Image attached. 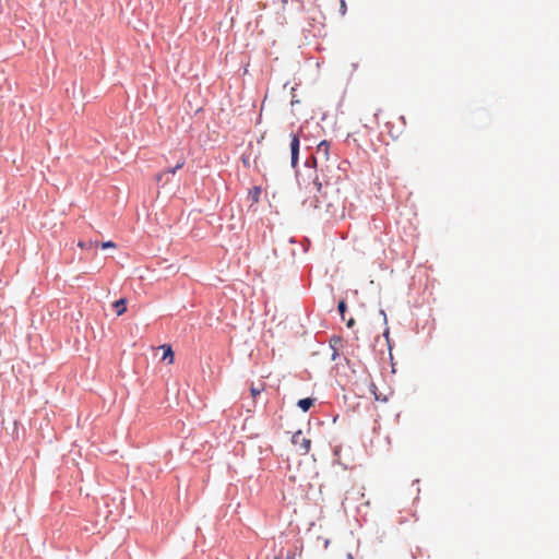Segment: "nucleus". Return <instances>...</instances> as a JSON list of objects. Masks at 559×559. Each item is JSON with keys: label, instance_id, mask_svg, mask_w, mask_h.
Returning <instances> with one entry per match:
<instances>
[{"label": "nucleus", "instance_id": "obj_1", "mask_svg": "<svg viewBox=\"0 0 559 559\" xmlns=\"http://www.w3.org/2000/svg\"><path fill=\"white\" fill-rule=\"evenodd\" d=\"M310 192H314L313 198L304 200V205L312 209H322L325 204L326 192L322 191V183L316 178L312 182Z\"/></svg>", "mask_w": 559, "mask_h": 559}, {"label": "nucleus", "instance_id": "obj_2", "mask_svg": "<svg viewBox=\"0 0 559 559\" xmlns=\"http://www.w3.org/2000/svg\"><path fill=\"white\" fill-rule=\"evenodd\" d=\"M292 443L300 454H307L311 448V440L298 430L292 437Z\"/></svg>", "mask_w": 559, "mask_h": 559}, {"label": "nucleus", "instance_id": "obj_3", "mask_svg": "<svg viewBox=\"0 0 559 559\" xmlns=\"http://www.w3.org/2000/svg\"><path fill=\"white\" fill-rule=\"evenodd\" d=\"M330 144L328 141H321L316 148V156L311 158L312 164L317 167L318 159L328 162L329 160Z\"/></svg>", "mask_w": 559, "mask_h": 559}, {"label": "nucleus", "instance_id": "obj_4", "mask_svg": "<svg viewBox=\"0 0 559 559\" xmlns=\"http://www.w3.org/2000/svg\"><path fill=\"white\" fill-rule=\"evenodd\" d=\"M299 146H300L299 135L297 133L296 134H292V140H290V163H292V166L294 168L298 164Z\"/></svg>", "mask_w": 559, "mask_h": 559}, {"label": "nucleus", "instance_id": "obj_5", "mask_svg": "<svg viewBox=\"0 0 559 559\" xmlns=\"http://www.w3.org/2000/svg\"><path fill=\"white\" fill-rule=\"evenodd\" d=\"M114 308L116 309L117 316H121L127 311V300L121 298L114 302Z\"/></svg>", "mask_w": 559, "mask_h": 559}, {"label": "nucleus", "instance_id": "obj_6", "mask_svg": "<svg viewBox=\"0 0 559 559\" xmlns=\"http://www.w3.org/2000/svg\"><path fill=\"white\" fill-rule=\"evenodd\" d=\"M162 348L164 349L163 360H167L169 365L174 364L175 360V354L170 346L163 345Z\"/></svg>", "mask_w": 559, "mask_h": 559}, {"label": "nucleus", "instance_id": "obj_7", "mask_svg": "<svg viewBox=\"0 0 559 559\" xmlns=\"http://www.w3.org/2000/svg\"><path fill=\"white\" fill-rule=\"evenodd\" d=\"M313 402H314V400L310 399V397L301 399V400L298 401V406L304 412H308L310 409V407L313 405Z\"/></svg>", "mask_w": 559, "mask_h": 559}, {"label": "nucleus", "instance_id": "obj_8", "mask_svg": "<svg viewBox=\"0 0 559 559\" xmlns=\"http://www.w3.org/2000/svg\"><path fill=\"white\" fill-rule=\"evenodd\" d=\"M370 392L373 394L374 399L377 401H381V402H385L388 399L385 395H382V394H378L377 393V386L374 383H371L370 384V388H369Z\"/></svg>", "mask_w": 559, "mask_h": 559}, {"label": "nucleus", "instance_id": "obj_9", "mask_svg": "<svg viewBox=\"0 0 559 559\" xmlns=\"http://www.w3.org/2000/svg\"><path fill=\"white\" fill-rule=\"evenodd\" d=\"M262 391H264V384L261 383L260 385H251L250 392L252 397H257Z\"/></svg>", "mask_w": 559, "mask_h": 559}, {"label": "nucleus", "instance_id": "obj_10", "mask_svg": "<svg viewBox=\"0 0 559 559\" xmlns=\"http://www.w3.org/2000/svg\"><path fill=\"white\" fill-rule=\"evenodd\" d=\"M98 243L97 242H93V241H88V242H83V241H80L78 243V246L82 249H91L92 247L94 246H97Z\"/></svg>", "mask_w": 559, "mask_h": 559}, {"label": "nucleus", "instance_id": "obj_11", "mask_svg": "<svg viewBox=\"0 0 559 559\" xmlns=\"http://www.w3.org/2000/svg\"><path fill=\"white\" fill-rule=\"evenodd\" d=\"M288 1H289V0H282V2H283V4H284V5H287V4H288ZM292 1H293V2H296V4H297L296 9H297V10H299V11L304 10V2H302V1H300V0H292Z\"/></svg>", "mask_w": 559, "mask_h": 559}, {"label": "nucleus", "instance_id": "obj_12", "mask_svg": "<svg viewBox=\"0 0 559 559\" xmlns=\"http://www.w3.org/2000/svg\"><path fill=\"white\" fill-rule=\"evenodd\" d=\"M346 308H347V307H346V302H345L344 300H342V301H340V302H338L337 309H338V311H340V313H341V316H342L343 318H344V313H345V311H346Z\"/></svg>", "mask_w": 559, "mask_h": 559}, {"label": "nucleus", "instance_id": "obj_13", "mask_svg": "<svg viewBox=\"0 0 559 559\" xmlns=\"http://www.w3.org/2000/svg\"><path fill=\"white\" fill-rule=\"evenodd\" d=\"M340 12L342 15H345L347 12V5H346L345 0H341V2H340Z\"/></svg>", "mask_w": 559, "mask_h": 559}, {"label": "nucleus", "instance_id": "obj_14", "mask_svg": "<svg viewBox=\"0 0 559 559\" xmlns=\"http://www.w3.org/2000/svg\"><path fill=\"white\" fill-rule=\"evenodd\" d=\"M103 249L116 248V243L112 241H105L102 243Z\"/></svg>", "mask_w": 559, "mask_h": 559}, {"label": "nucleus", "instance_id": "obj_15", "mask_svg": "<svg viewBox=\"0 0 559 559\" xmlns=\"http://www.w3.org/2000/svg\"><path fill=\"white\" fill-rule=\"evenodd\" d=\"M185 164H186V158H185L183 155H181L180 158L178 159L176 168H180L181 169L185 166Z\"/></svg>", "mask_w": 559, "mask_h": 559}, {"label": "nucleus", "instance_id": "obj_16", "mask_svg": "<svg viewBox=\"0 0 559 559\" xmlns=\"http://www.w3.org/2000/svg\"><path fill=\"white\" fill-rule=\"evenodd\" d=\"M179 169H180V168H176V166H175V167H171V168L166 169V170H165V174H166V175H167V174H173V175H174V174H176V171H177V170H179Z\"/></svg>", "mask_w": 559, "mask_h": 559}, {"label": "nucleus", "instance_id": "obj_17", "mask_svg": "<svg viewBox=\"0 0 559 559\" xmlns=\"http://www.w3.org/2000/svg\"><path fill=\"white\" fill-rule=\"evenodd\" d=\"M346 325L347 328H353L355 325V320L354 318H350L347 322H346Z\"/></svg>", "mask_w": 559, "mask_h": 559}, {"label": "nucleus", "instance_id": "obj_18", "mask_svg": "<svg viewBox=\"0 0 559 559\" xmlns=\"http://www.w3.org/2000/svg\"><path fill=\"white\" fill-rule=\"evenodd\" d=\"M165 175H166V174H165V171H163V173L158 174V175L156 176V180H157L158 182H160V181L164 179Z\"/></svg>", "mask_w": 559, "mask_h": 559}, {"label": "nucleus", "instance_id": "obj_19", "mask_svg": "<svg viewBox=\"0 0 559 559\" xmlns=\"http://www.w3.org/2000/svg\"><path fill=\"white\" fill-rule=\"evenodd\" d=\"M346 559H355L352 554H347Z\"/></svg>", "mask_w": 559, "mask_h": 559}, {"label": "nucleus", "instance_id": "obj_20", "mask_svg": "<svg viewBox=\"0 0 559 559\" xmlns=\"http://www.w3.org/2000/svg\"><path fill=\"white\" fill-rule=\"evenodd\" d=\"M259 193H260V190H259V189H257V192H253V195H257V194H259Z\"/></svg>", "mask_w": 559, "mask_h": 559}, {"label": "nucleus", "instance_id": "obj_21", "mask_svg": "<svg viewBox=\"0 0 559 559\" xmlns=\"http://www.w3.org/2000/svg\"><path fill=\"white\" fill-rule=\"evenodd\" d=\"M259 193H260V190H259V189H257V192H253V195H257V194H259Z\"/></svg>", "mask_w": 559, "mask_h": 559}, {"label": "nucleus", "instance_id": "obj_22", "mask_svg": "<svg viewBox=\"0 0 559 559\" xmlns=\"http://www.w3.org/2000/svg\"><path fill=\"white\" fill-rule=\"evenodd\" d=\"M275 559H278V558H275Z\"/></svg>", "mask_w": 559, "mask_h": 559}]
</instances>
